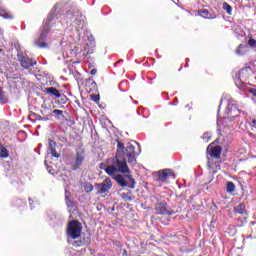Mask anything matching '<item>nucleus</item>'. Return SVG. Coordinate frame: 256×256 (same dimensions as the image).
Returning <instances> with one entry per match:
<instances>
[{
    "mask_svg": "<svg viewBox=\"0 0 256 256\" xmlns=\"http://www.w3.org/2000/svg\"><path fill=\"white\" fill-rule=\"evenodd\" d=\"M134 143H136L138 151H135V146L131 142L125 145L123 142L117 141L116 155L107 160V166L104 168L107 175L114 177L120 187H129V189H135L136 182L133 176L126 175V179L131 182L129 184L123 175H116V173H130L127 163L130 165L137 163V155L141 154V145L136 141Z\"/></svg>",
    "mask_w": 256,
    "mask_h": 256,
    "instance_id": "1",
    "label": "nucleus"
},
{
    "mask_svg": "<svg viewBox=\"0 0 256 256\" xmlns=\"http://www.w3.org/2000/svg\"><path fill=\"white\" fill-rule=\"evenodd\" d=\"M53 19H55V16L52 11L40 28L39 37L34 41L36 47H39L40 49H46L47 40L49 39V31L51 30V23L53 22Z\"/></svg>",
    "mask_w": 256,
    "mask_h": 256,
    "instance_id": "2",
    "label": "nucleus"
},
{
    "mask_svg": "<svg viewBox=\"0 0 256 256\" xmlns=\"http://www.w3.org/2000/svg\"><path fill=\"white\" fill-rule=\"evenodd\" d=\"M225 115L226 116L223 118V121H233V119H237L239 115H245V112L239 110L234 102L227 101Z\"/></svg>",
    "mask_w": 256,
    "mask_h": 256,
    "instance_id": "3",
    "label": "nucleus"
},
{
    "mask_svg": "<svg viewBox=\"0 0 256 256\" xmlns=\"http://www.w3.org/2000/svg\"><path fill=\"white\" fill-rule=\"evenodd\" d=\"M83 230V226L77 220H72L68 224L67 235L68 239H79L81 237V231Z\"/></svg>",
    "mask_w": 256,
    "mask_h": 256,
    "instance_id": "4",
    "label": "nucleus"
},
{
    "mask_svg": "<svg viewBox=\"0 0 256 256\" xmlns=\"http://www.w3.org/2000/svg\"><path fill=\"white\" fill-rule=\"evenodd\" d=\"M83 163H85V150L79 148L76 150V154L74 155V159L71 163L72 171H78L83 167Z\"/></svg>",
    "mask_w": 256,
    "mask_h": 256,
    "instance_id": "5",
    "label": "nucleus"
},
{
    "mask_svg": "<svg viewBox=\"0 0 256 256\" xmlns=\"http://www.w3.org/2000/svg\"><path fill=\"white\" fill-rule=\"evenodd\" d=\"M17 57L23 69H31V67H35V65H37V60H33V58H29V56L21 52H18Z\"/></svg>",
    "mask_w": 256,
    "mask_h": 256,
    "instance_id": "6",
    "label": "nucleus"
},
{
    "mask_svg": "<svg viewBox=\"0 0 256 256\" xmlns=\"http://www.w3.org/2000/svg\"><path fill=\"white\" fill-rule=\"evenodd\" d=\"M67 17H69L72 25H77L79 29H83L85 27V20L81 18V13L75 12V14L68 12Z\"/></svg>",
    "mask_w": 256,
    "mask_h": 256,
    "instance_id": "7",
    "label": "nucleus"
},
{
    "mask_svg": "<svg viewBox=\"0 0 256 256\" xmlns=\"http://www.w3.org/2000/svg\"><path fill=\"white\" fill-rule=\"evenodd\" d=\"M113 187V182L111 178H106L102 183L96 184V190L99 195H103L104 193H108Z\"/></svg>",
    "mask_w": 256,
    "mask_h": 256,
    "instance_id": "8",
    "label": "nucleus"
},
{
    "mask_svg": "<svg viewBox=\"0 0 256 256\" xmlns=\"http://www.w3.org/2000/svg\"><path fill=\"white\" fill-rule=\"evenodd\" d=\"M155 209L157 215H175V210H171V208H168L167 203L163 201L157 202Z\"/></svg>",
    "mask_w": 256,
    "mask_h": 256,
    "instance_id": "9",
    "label": "nucleus"
},
{
    "mask_svg": "<svg viewBox=\"0 0 256 256\" xmlns=\"http://www.w3.org/2000/svg\"><path fill=\"white\" fill-rule=\"evenodd\" d=\"M169 179H175V174L171 169H164L158 172V181H161V183H167Z\"/></svg>",
    "mask_w": 256,
    "mask_h": 256,
    "instance_id": "10",
    "label": "nucleus"
},
{
    "mask_svg": "<svg viewBox=\"0 0 256 256\" xmlns=\"http://www.w3.org/2000/svg\"><path fill=\"white\" fill-rule=\"evenodd\" d=\"M223 151V148L221 146H213L210 144L207 147V153H210L211 157L214 159H219L221 157V152Z\"/></svg>",
    "mask_w": 256,
    "mask_h": 256,
    "instance_id": "11",
    "label": "nucleus"
},
{
    "mask_svg": "<svg viewBox=\"0 0 256 256\" xmlns=\"http://www.w3.org/2000/svg\"><path fill=\"white\" fill-rule=\"evenodd\" d=\"M88 43L84 46V51L86 52L84 55H91L95 51V38L93 36L88 37Z\"/></svg>",
    "mask_w": 256,
    "mask_h": 256,
    "instance_id": "12",
    "label": "nucleus"
},
{
    "mask_svg": "<svg viewBox=\"0 0 256 256\" xmlns=\"http://www.w3.org/2000/svg\"><path fill=\"white\" fill-rule=\"evenodd\" d=\"M44 93H47L48 95H51L52 97H56V99H59V97H61V92L55 87L45 88Z\"/></svg>",
    "mask_w": 256,
    "mask_h": 256,
    "instance_id": "13",
    "label": "nucleus"
},
{
    "mask_svg": "<svg viewBox=\"0 0 256 256\" xmlns=\"http://www.w3.org/2000/svg\"><path fill=\"white\" fill-rule=\"evenodd\" d=\"M249 73H251L250 68H244L239 71L240 81H247L249 79Z\"/></svg>",
    "mask_w": 256,
    "mask_h": 256,
    "instance_id": "14",
    "label": "nucleus"
},
{
    "mask_svg": "<svg viewBox=\"0 0 256 256\" xmlns=\"http://www.w3.org/2000/svg\"><path fill=\"white\" fill-rule=\"evenodd\" d=\"M249 47L245 44H240L238 48L236 49V55H247Z\"/></svg>",
    "mask_w": 256,
    "mask_h": 256,
    "instance_id": "15",
    "label": "nucleus"
},
{
    "mask_svg": "<svg viewBox=\"0 0 256 256\" xmlns=\"http://www.w3.org/2000/svg\"><path fill=\"white\" fill-rule=\"evenodd\" d=\"M200 17H203V19H215V17L211 16V13H209V10H200L199 14Z\"/></svg>",
    "mask_w": 256,
    "mask_h": 256,
    "instance_id": "16",
    "label": "nucleus"
},
{
    "mask_svg": "<svg viewBox=\"0 0 256 256\" xmlns=\"http://www.w3.org/2000/svg\"><path fill=\"white\" fill-rule=\"evenodd\" d=\"M234 211L239 215H244V213L247 212V210L245 209V204H239L238 206L235 207Z\"/></svg>",
    "mask_w": 256,
    "mask_h": 256,
    "instance_id": "17",
    "label": "nucleus"
},
{
    "mask_svg": "<svg viewBox=\"0 0 256 256\" xmlns=\"http://www.w3.org/2000/svg\"><path fill=\"white\" fill-rule=\"evenodd\" d=\"M0 157L2 159H7L9 157V150L5 146H0Z\"/></svg>",
    "mask_w": 256,
    "mask_h": 256,
    "instance_id": "18",
    "label": "nucleus"
},
{
    "mask_svg": "<svg viewBox=\"0 0 256 256\" xmlns=\"http://www.w3.org/2000/svg\"><path fill=\"white\" fill-rule=\"evenodd\" d=\"M222 9H224V11H226L228 15H231V13H233V8L227 2L223 3Z\"/></svg>",
    "mask_w": 256,
    "mask_h": 256,
    "instance_id": "19",
    "label": "nucleus"
},
{
    "mask_svg": "<svg viewBox=\"0 0 256 256\" xmlns=\"http://www.w3.org/2000/svg\"><path fill=\"white\" fill-rule=\"evenodd\" d=\"M0 17H3L4 19H13V15L3 9H0Z\"/></svg>",
    "mask_w": 256,
    "mask_h": 256,
    "instance_id": "20",
    "label": "nucleus"
},
{
    "mask_svg": "<svg viewBox=\"0 0 256 256\" xmlns=\"http://www.w3.org/2000/svg\"><path fill=\"white\" fill-rule=\"evenodd\" d=\"M121 197L124 201H133V196H131V191L128 193H122Z\"/></svg>",
    "mask_w": 256,
    "mask_h": 256,
    "instance_id": "21",
    "label": "nucleus"
},
{
    "mask_svg": "<svg viewBox=\"0 0 256 256\" xmlns=\"http://www.w3.org/2000/svg\"><path fill=\"white\" fill-rule=\"evenodd\" d=\"M227 193H233L235 191V184L233 182H228L226 186Z\"/></svg>",
    "mask_w": 256,
    "mask_h": 256,
    "instance_id": "22",
    "label": "nucleus"
},
{
    "mask_svg": "<svg viewBox=\"0 0 256 256\" xmlns=\"http://www.w3.org/2000/svg\"><path fill=\"white\" fill-rule=\"evenodd\" d=\"M94 187L93 184L87 182L84 184V191L85 193H91V191H93Z\"/></svg>",
    "mask_w": 256,
    "mask_h": 256,
    "instance_id": "23",
    "label": "nucleus"
},
{
    "mask_svg": "<svg viewBox=\"0 0 256 256\" xmlns=\"http://www.w3.org/2000/svg\"><path fill=\"white\" fill-rule=\"evenodd\" d=\"M68 242L71 243L72 247H82L83 246V241L81 240H75L71 242V240L68 238Z\"/></svg>",
    "mask_w": 256,
    "mask_h": 256,
    "instance_id": "24",
    "label": "nucleus"
},
{
    "mask_svg": "<svg viewBox=\"0 0 256 256\" xmlns=\"http://www.w3.org/2000/svg\"><path fill=\"white\" fill-rule=\"evenodd\" d=\"M202 139L203 141H205V143H209V141L211 140V132H205L202 135Z\"/></svg>",
    "mask_w": 256,
    "mask_h": 256,
    "instance_id": "25",
    "label": "nucleus"
},
{
    "mask_svg": "<svg viewBox=\"0 0 256 256\" xmlns=\"http://www.w3.org/2000/svg\"><path fill=\"white\" fill-rule=\"evenodd\" d=\"M55 147H57V143L55 141H53L52 139H49L48 140L49 151H52L53 149H55Z\"/></svg>",
    "mask_w": 256,
    "mask_h": 256,
    "instance_id": "26",
    "label": "nucleus"
},
{
    "mask_svg": "<svg viewBox=\"0 0 256 256\" xmlns=\"http://www.w3.org/2000/svg\"><path fill=\"white\" fill-rule=\"evenodd\" d=\"M59 99H60L59 103H61L62 105H65V103H67V101H68L67 96H65V95H63L61 93H60Z\"/></svg>",
    "mask_w": 256,
    "mask_h": 256,
    "instance_id": "27",
    "label": "nucleus"
},
{
    "mask_svg": "<svg viewBox=\"0 0 256 256\" xmlns=\"http://www.w3.org/2000/svg\"><path fill=\"white\" fill-rule=\"evenodd\" d=\"M53 115H57V117H63V110L55 109L52 111Z\"/></svg>",
    "mask_w": 256,
    "mask_h": 256,
    "instance_id": "28",
    "label": "nucleus"
},
{
    "mask_svg": "<svg viewBox=\"0 0 256 256\" xmlns=\"http://www.w3.org/2000/svg\"><path fill=\"white\" fill-rule=\"evenodd\" d=\"M52 157H56V159H59L61 157L60 153H57V150L54 148L53 150H50Z\"/></svg>",
    "mask_w": 256,
    "mask_h": 256,
    "instance_id": "29",
    "label": "nucleus"
},
{
    "mask_svg": "<svg viewBox=\"0 0 256 256\" xmlns=\"http://www.w3.org/2000/svg\"><path fill=\"white\" fill-rule=\"evenodd\" d=\"M5 101V93H3V89L0 88V103Z\"/></svg>",
    "mask_w": 256,
    "mask_h": 256,
    "instance_id": "30",
    "label": "nucleus"
},
{
    "mask_svg": "<svg viewBox=\"0 0 256 256\" xmlns=\"http://www.w3.org/2000/svg\"><path fill=\"white\" fill-rule=\"evenodd\" d=\"M91 99L92 101H94V103H99V100H100L99 95H92Z\"/></svg>",
    "mask_w": 256,
    "mask_h": 256,
    "instance_id": "31",
    "label": "nucleus"
},
{
    "mask_svg": "<svg viewBox=\"0 0 256 256\" xmlns=\"http://www.w3.org/2000/svg\"><path fill=\"white\" fill-rule=\"evenodd\" d=\"M248 45H249L250 47H255V46H256V40H255V39H250V40L248 41Z\"/></svg>",
    "mask_w": 256,
    "mask_h": 256,
    "instance_id": "32",
    "label": "nucleus"
},
{
    "mask_svg": "<svg viewBox=\"0 0 256 256\" xmlns=\"http://www.w3.org/2000/svg\"><path fill=\"white\" fill-rule=\"evenodd\" d=\"M66 204L68 207H73V201L69 199V196H66Z\"/></svg>",
    "mask_w": 256,
    "mask_h": 256,
    "instance_id": "33",
    "label": "nucleus"
},
{
    "mask_svg": "<svg viewBox=\"0 0 256 256\" xmlns=\"http://www.w3.org/2000/svg\"><path fill=\"white\" fill-rule=\"evenodd\" d=\"M248 91L253 95V97H256V88H250Z\"/></svg>",
    "mask_w": 256,
    "mask_h": 256,
    "instance_id": "34",
    "label": "nucleus"
},
{
    "mask_svg": "<svg viewBox=\"0 0 256 256\" xmlns=\"http://www.w3.org/2000/svg\"><path fill=\"white\" fill-rule=\"evenodd\" d=\"M221 125H223V120L221 118H219V116H218L217 126L219 127V129H221Z\"/></svg>",
    "mask_w": 256,
    "mask_h": 256,
    "instance_id": "35",
    "label": "nucleus"
},
{
    "mask_svg": "<svg viewBox=\"0 0 256 256\" xmlns=\"http://www.w3.org/2000/svg\"><path fill=\"white\" fill-rule=\"evenodd\" d=\"M45 166H46L48 173H50L51 175H54L53 171H51V169H49V166L47 165V161H45Z\"/></svg>",
    "mask_w": 256,
    "mask_h": 256,
    "instance_id": "36",
    "label": "nucleus"
},
{
    "mask_svg": "<svg viewBox=\"0 0 256 256\" xmlns=\"http://www.w3.org/2000/svg\"><path fill=\"white\" fill-rule=\"evenodd\" d=\"M90 74H92V75H97V69H92V70L90 71Z\"/></svg>",
    "mask_w": 256,
    "mask_h": 256,
    "instance_id": "37",
    "label": "nucleus"
},
{
    "mask_svg": "<svg viewBox=\"0 0 256 256\" xmlns=\"http://www.w3.org/2000/svg\"><path fill=\"white\" fill-rule=\"evenodd\" d=\"M221 105H223V100H221V102H220V105H219V108H218V113H219V111H221Z\"/></svg>",
    "mask_w": 256,
    "mask_h": 256,
    "instance_id": "38",
    "label": "nucleus"
},
{
    "mask_svg": "<svg viewBox=\"0 0 256 256\" xmlns=\"http://www.w3.org/2000/svg\"><path fill=\"white\" fill-rule=\"evenodd\" d=\"M255 125H256V119H253L252 120V127H255Z\"/></svg>",
    "mask_w": 256,
    "mask_h": 256,
    "instance_id": "39",
    "label": "nucleus"
},
{
    "mask_svg": "<svg viewBox=\"0 0 256 256\" xmlns=\"http://www.w3.org/2000/svg\"><path fill=\"white\" fill-rule=\"evenodd\" d=\"M42 121H49V118L48 117H44L41 119Z\"/></svg>",
    "mask_w": 256,
    "mask_h": 256,
    "instance_id": "40",
    "label": "nucleus"
},
{
    "mask_svg": "<svg viewBox=\"0 0 256 256\" xmlns=\"http://www.w3.org/2000/svg\"><path fill=\"white\" fill-rule=\"evenodd\" d=\"M63 56H64V57H69V54L66 52V54L63 53Z\"/></svg>",
    "mask_w": 256,
    "mask_h": 256,
    "instance_id": "41",
    "label": "nucleus"
},
{
    "mask_svg": "<svg viewBox=\"0 0 256 256\" xmlns=\"http://www.w3.org/2000/svg\"><path fill=\"white\" fill-rule=\"evenodd\" d=\"M42 107H43L44 109H47V104H42Z\"/></svg>",
    "mask_w": 256,
    "mask_h": 256,
    "instance_id": "42",
    "label": "nucleus"
},
{
    "mask_svg": "<svg viewBox=\"0 0 256 256\" xmlns=\"http://www.w3.org/2000/svg\"><path fill=\"white\" fill-rule=\"evenodd\" d=\"M29 204L33 205V200L32 199H29Z\"/></svg>",
    "mask_w": 256,
    "mask_h": 256,
    "instance_id": "43",
    "label": "nucleus"
},
{
    "mask_svg": "<svg viewBox=\"0 0 256 256\" xmlns=\"http://www.w3.org/2000/svg\"><path fill=\"white\" fill-rule=\"evenodd\" d=\"M53 114H49L48 117H52Z\"/></svg>",
    "mask_w": 256,
    "mask_h": 256,
    "instance_id": "44",
    "label": "nucleus"
}]
</instances>
